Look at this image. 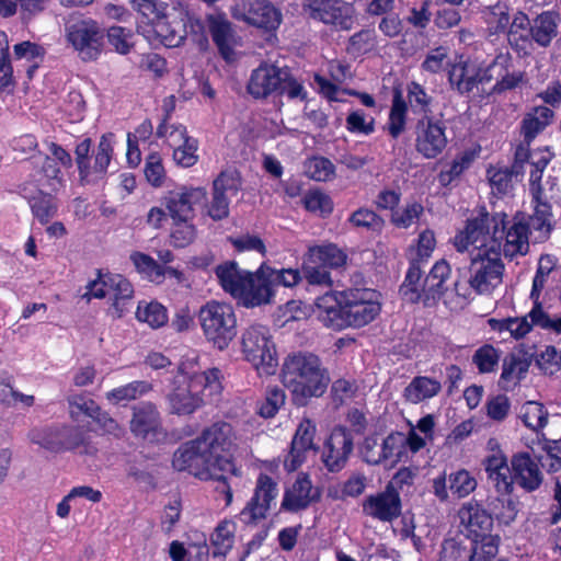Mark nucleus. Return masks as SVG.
Wrapping results in <instances>:
<instances>
[{"label": "nucleus", "instance_id": "1", "mask_svg": "<svg viewBox=\"0 0 561 561\" xmlns=\"http://www.w3.org/2000/svg\"><path fill=\"white\" fill-rule=\"evenodd\" d=\"M222 373L213 367L201 370L198 356H183L173 375L165 400L170 413L191 415L201 409L204 396H218L222 391Z\"/></svg>", "mask_w": 561, "mask_h": 561}, {"label": "nucleus", "instance_id": "2", "mask_svg": "<svg viewBox=\"0 0 561 561\" xmlns=\"http://www.w3.org/2000/svg\"><path fill=\"white\" fill-rule=\"evenodd\" d=\"M379 296L377 290L365 287L328 291L316 300L318 318L324 327L335 331L363 328L379 316Z\"/></svg>", "mask_w": 561, "mask_h": 561}, {"label": "nucleus", "instance_id": "3", "mask_svg": "<svg viewBox=\"0 0 561 561\" xmlns=\"http://www.w3.org/2000/svg\"><path fill=\"white\" fill-rule=\"evenodd\" d=\"M129 4L138 14L136 33L149 44L159 43L168 48H175L181 43L184 31L183 23L173 20L170 4L163 0H129Z\"/></svg>", "mask_w": 561, "mask_h": 561}, {"label": "nucleus", "instance_id": "4", "mask_svg": "<svg viewBox=\"0 0 561 561\" xmlns=\"http://www.w3.org/2000/svg\"><path fill=\"white\" fill-rule=\"evenodd\" d=\"M282 382L287 387L294 400L304 404L311 397H320L328 386L325 370L321 368L320 358L311 353L288 355L282 366Z\"/></svg>", "mask_w": 561, "mask_h": 561}, {"label": "nucleus", "instance_id": "5", "mask_svg": "<svg viewBox=\"0 0 561 561\" xmlns=\"http://www.w3.org/2000/svg\"><path fill=\"white\" fill-rule=\"evenodd\" d=\"M198 320L205 339L219 351L226 350L237 335V317L228 304L206 302L198 311Z\"/></svg>", "mask_w": 561, "mask_h": 561}, {"label": "nucleus", "instance_id": "6", "mask_svg": "<svg viewBox=\"0 0 561 561\" xmlns=\"http://www.w3.org/2000/svg\"><path fill=\"white\" fill-rule=\"evenodd\" d=\"M199 445L214 461L217 470L231 472L236 477L241 476V470L236 465L233 456V427L230 423L218 421L205 427L201 434L195 437Z\"/></svg>", "mask_w": 561, "mask_h": 561}, {"label": "nucleus", "instance_id": "7", "mask_svg": "<svg viewBox=\"0 0 561 561\" xmlns=\"http://www.w3.org/2000/svg\"><path fill=\"white\" fill-rule=\"evenodd\" d=\"M89 294L98 299L108 298L111 306L107 313L113 319L123 318L133 307V284L122 274L98 271V278L89 282Z\"/></svg>", "mask_w": 561, "mask_h": 561}, {"label": "nucleus", "instance_id": "8", "mask_svg": "<svg viewBox=\"0 0 561 561\" xmlns=\"http://www.w3.org/2000/svg\"><path fill=\"white\" fill-rule=\"evenodd\" d=\"M506 214L495 213L492 216V244L499 251L502 240L503 253L506 257L514 259L517 255H525L529 249V227L526 224V214L517 211L512 219L511 225L506 221Z\"/></svg>", "mask_w": 561, "mask_h": 561}, {"label": "nucleus", "instance_id": "9", "mask_svg": "<svg viewBox=\"0 0 561 561\" xmlns=\"http://www.w3.org/2000/svg\"><path fill=\"white\" fill-rule=\"evenodd\" d=\"M241 350L244 358L265 374H273L278 365L276 347L266 325H249L241 336Z\"/></svg>", "mask_w": 561, "mask_h": 561}, {"label": "nucleus", "instance_id": "10", "mask_svg": "<svg viewBox=\"0 0 561 561\" xmlns=\"http://www.w3.org/2000/svg\"><path fill=\"white\" fill-rule=\"evenodd\" d=\"M504 268L501 251L494 245L482 247L472 254L469 272L476 295H491L502 284Z\"/></svg>", "mask_w": 561, "mask_h": 561}, {"label": "nucleus", "instance_id": "11", "mask_svg": "<svg viewBox=\"0 0 561 561\" xmlns=\"http://www.w3.org/2000/svg\"><path fill=\"white\" fill-rule=\"evenodd\" d=\"M105 30L91 19L77 20L66 27V39L82 61H95L104 49Z\"/></svg>", "mask_w": 561, "mask_h": 561}, {"label": "nucleus", "instance_id": "12", "mask_svg": "<svg viewBox=\"0 0 561 561\" xmlns=\"http://www.w3.org/2000/svg\"><path fill=\"white\" fill-rule=\"evenodd\" d=\"M172 468L186 472L201 481H210L213 477H222L216 465L195 438L182 443L173 453Z\"/></svg>", "mask_w": 561, "mask_h": 561}, {"label": "nucleus", "instance_id": "13", "mask_svg": "<svg viewBox=\"0 0 561 561\" xmlns=\"http://www.w3.org/2000/svg\"><path fill=\"white\" fill-rule=\"evenodd\" d=\"M362 460L369 466L397 467L404 458L401 432L391 431L379 442L378 434L366 436L360 444Z\"/></svg>", "mask_w": 561, "mask_h": 561}, {"label": "nucleus", "instance_id": "14", "mask_svg": "<svg viewBox=\"0 0 561 561\" xmlns=\"http://www.w3.org/2000/svg\"><path fill=\"white\" fill-rule=\"evenodd\" d=\"M447 126L436 115L419 117L413 126L415 151L424 159H436L447 147Z\"/></svg>", "mask_w": 561, "mask_h": 561}, {"label": "nucleus", "instance_id": "15", "mask_svg": "<svg viewBox=\"0 0 561 561\" xmlns=\"http://www.w3.org/2000/svg\"><path fill=\"white\" fill-rule=\"evenodd\" d=\"M242 188L239 171L222 170L213 181L210 199L205 204V215L214 221H221L230 215V199Z\"/></svg>", "mask_w": 561, "mask_h": 561}, {"label": "nucleus", "instance_id": "16", "mask_svg": "<svg viewBox=\"0 0 561 561\" xmlns=\"http://www.w3.org/2000/svg\"><path fill=\"white\" fill-rule=\"evenodd\" d=\"M277 495V482L271 476L261 472L256 478L252 496L239 513L240 522L245 526H257L267 518Z\"/></svg>", "mask_w": 561, "mask_h": 561}, {"label": "nucleus", "instance_id": "17", "mask_svg": "<svg viewBox=\"0 0 561 561\" xmlns=\"http://www.w3.org/2000/svg\"><path fill=\"white\" fill-rule=\"evenodd\" d=\"M354 450V437L344 425H335L321 447L320 460L330 473L341 472L348 463Z\"/></svg>", "mask_w": 561, "mask_h": 561}, {"label": "nucleus", "instance_id": "18", "mask_svg": "<svg viewBox=\"0 0 561 561\" xmlns=\"http://www.w3.org/2000/svg\"><path fill=\"white\" fill-rule=\"evenodd\" d=\"M304 12L312 20L343 31L353 27L355 8L344 0H305Z\"/></svg>", "mask_w": 561, "mask_h": 561}, {"label": "nucleus", "instance_id": "19", "mask_svg": "<svg viewBox=\"0 0 561 561\" xmlns=\"http://www.w3.org/2000/svg\"><path fill=\"white\" fill-rule=\"evenodd\" d=\"M494 79L490 69L469 57L459 56L448 69V82L460 95H469L480 84H486Z\"/></svg>", "mask_w": 561, "mask_h": 561}, {"label": "nucleus", "instance_id": "20", "mask_svg": "<svg viewBox=\"0 0 561 561\" xmlns=\"http://www.w3.org/2000/svg\"><path fill=\"white\" fill-rule=\"evenodd\" d=\"M207 190L202 186L181 185L165 192L161 197V206L167 209L171 220L195 218V205L206 202Z\"/></svg>", "mask_w": 561, "mask_h": 561}, {"label": "nucleus", "instance_id": "21", "mask_svg": "<svg viewBox=\"0 0 561 561\" xmlns=\"http://www.w3.org/2000/svg\"><path fill=\"white\" fill-rule=\"evenodd\" d=\"M458 517L472 543L485 542L486 538H499L491 535L492 514L479 501L471 499L463 503L458 511Z\"/></svg>", "mask_w": 561, "mask_h": 561}, {"label": "nucleus", "instance_id": "22", "mask_svg": "<svg viewBox=\"0 0 561 561\" xmlns=\"http://www.w3.org/2000/svg\"><path fill=\"white\" fill-rule=\"evenodd\" d=\"M130 432L149 443H158L167 437L160 412L152 402H140L133 407Z\"/></svg>", "mask_w": 561, "mask_h": 561}, {"label": "nucleus", "instance_id": "23", "mask_svg": "<svg viewBox=\"0 0 561 561\" xmlns=\"http://www.w3.org/2000/svg\"><path fill=\"white\" fill-rule=\"evenodd\" d=\"M362 507L364 515L383 523H391L402 513L400 492L391 484H386L382 491L366 496Z\"/></svg>", "mask_w": 561, "mask_h": 561}, {"label": "nucleus", "instance_id": "24", "mask_svg": "<svg viewBox=\"0 0 561 561\" xmlns=\"http://www.w3.org/2000/svg\"><path fill=\"white\" fill-rule=\"evenodd\" d=\"M490 454L482 460L486 478L499 493L510 495L513 493L512 466L494 438L488 442Z\"/></svg>", "mask_w": 561, "mask_h": 561}, {"label": "nucleus", "instance_id": "25", "mask_svg": "<svg viewBox=\"0 0 561 561\" xmlns=\"http://www.w3.org/2000/svg\"><path fill=\"white\" fill-rule=\"evenodd\" d=\"M492 217L484 206L481 207L474 217L467 220L465 230L456 234L455 247L459 252H465L470 244L477 243H480L476 245L477 251L482 247L490 248L486 241H492Z\"/></svg>", "mask_w": 561, "mask_h": 561}, {"label": "nucleus", "instance_id": "26", "mask_svg": "<svg viewBox=\"0 0 561 561\" xmlns=\"http://www.w3.org/2000/svg\"><path fill=\"white\" fill-rule=\"evenodd\" d=\"M319 489L313 488L307 473H299L290 486L284 491L280 511L298 513L307 510L312 503L320 501Z\"/></svg>", "mask_w": 561, "mask_h": 561}, {"label": "nucleus", "instance_id": "27", "mask_svg": "<svg viewBox=\"0 0 561 561\" xmlns=\"http://www.w3.org/2000/svg\"><path fill=\"white\" fill-rule=\"evenodd\" d=\"M242 19L248 24L272 34L279 27L283 15L268 0H247L242 3Z\"/></svg>", "mask_w": 561, "mask_h": 561}, {"label": "nucleus", "instance_id": "28", "mask_svg": "<svg viewBox=\"0 0 561 561\" xmlns=\"http://www.w3.org/2000/svg\"><path fill=\"white\" fill-rule=\"evenodd\" d=\"M275 297L265 264L255 272H250L244 283L239 304L245 308H254L273 302Z\"/></svg>", "mask_w": 561, "mask_h": 561}, {"label": "nucleus", "instance_id": "29", "mask_svg": "<svg viewBox=\"0 0 561 561\" xmlns=\"http://www.w3.org/2000/svg\"><path fill=\"white\" fill-rule=\"evenodd\" d=\"M286 69L275 65L261 64L254 69L247 84V90L254 99H265L278 94Z\"/></svg>", "mask_w": 561, "mask_h": 561}, {"label": "nucleus", "instance_id": "30", "mask_svg": "<svg viewBox=\"0 0 561 561\" xmlns=\"http://www.w3.org/2000/svg\"><path fill=\"white\" fill-rule=\"evenodd\" d=\"M513 485L525 492L538 490L543 481L542 472L536 459L527 451L514 454L511 458Z\"/></svg>", "mask_w": 561, "mask_h": 561}, {"label": "nucleus", "instance_id": "31", "mask_svg": "<svg viewBox=\"0 0 561 561\" xmlns=\"http://www.w3.org/2000/svg\"><path fill=\"white\" fill-rule=\"evenodd\" d=\"M316 431V424L309 419L299 423L284 458V468L287 471H296L305 462L307 451L314 449Z\"/></svg>", "mask_w": 561, "mask_h": 561}, {"label": "nucleus", "instance_id": "32", "mask_svg": "<svg viewBox=\"0 0 561 561\" xmlns=\"http://www.w3.org/2000/svg\"><path fill=\"white\" fill-rule=\"evenodd\" d=\"M513 68V58L506 53H500L493 61L488 66L490 73L496 79L495 84L491 89L493 94H502L503 92L514 90L525 81V72L520 70H511Z\"/></svg>", "mask_w": 561, "mask_h": 561}, {"label": "nucleus", "instance_id": "33", "mask_svg": "<svg viewBox=\"0 0 561 561\" xmlns=\"http://www.w3.org/2000/svg\"><path fill=\"white\" fill-rule=\"evenodd\" d=\"M206 20L209 34L220 57L226 62L234 61L236 53L233 49V30L231 22L225 14H208Z\"/></svg>", "mask_w": 561, "mask_h": 561}, {"label": "nucleus", "instance_id": "34", "mask_svg": "<svg viewBox=\"0 0 561 561\" xmlns=\"http://www.w3.org/2000/svg\"><path fill=\"white\" fill-rule=\"evenodd\" d=\"M451 268L447 261L439 260L431 268L423 282L425 293L424 307L433 308L446 293L445 282L449 278Z\"/></svg>", "mask_w": 561, "mask_h": 561}, {"label": "nucleus", "instance_id": "35", "mask_svg": "<svg viewBox=\"0 0 561 561\" xmlns=\"http://www.w3.org/2000/svg\"><path fill=\"white\" fill-rule=\"evenodd\" d=\"M541 194L533 193L536 206L533 215L528 216L526 214V224L529 227V231L534 230L537 233L539 241H546L550 238L553 230V215L550 203L542 201Z\"/></svg>", "mask_w": 561, "mask_h": 561}, {"label": "nucleus", "instance_id": "36", "mask_svg": "<svg viewBox=\"0 0 561 561\" xmlns=\"http://www.w3.org/2000/svg\"><path fill=\"white\" fill-rule=\"evenodd\" d=\"M215 274L221 288L239 301L250 271L241 270L234 261H228L217 265Z\"/></svg>", "mask_w": 561, "mask_h": 561}, {"label": "nucleus", "instance_id": "37", "mask_svg": "<svg viewBox=\"0 0 561 561\" xmlns=\"http://www.w3.org/2000/svg\"><path fill=\"white\" fill-rule=\"evenodd\" d=\"M422 276L423 272L419 260H411L398 291L403 302L409 305L422 302L424 306L425 293L423 291V284L421 285Z\"/></svg>", "mask_w": 561, "mask_h": 561}, {"label": "nucleus", "instance_id": "38", "mask_svg": "<svg viewBox=\"0 0 561 561\" xmlns=\"http://www.w3.org/2000/svg\"><path fill=\"white\" fill-rule=\"evenodd\" d=\"M442 390L439 380L427 376H415L403 390L405 401L417 404L436 397Z\"/></svg>", "mask_w": 561, "mask_h": 561}, {"label": "nucleus", "instance_id": "39", "mask_svg": "<svg viewBox=\"0 0 561 561\" xmlns=\"http://www.w3.org/2000/svg\"><path fill=\"white\" fill-rule=\"evenodd\" d=\"M558 14L553 11H543L534 20L529 28L531 38L540 47H548L558 35Z\"/></svg>", "mask_w": 561, "mask_h": 561}, {"label": "nucleus", "instance_id": "40", "mask_svg": "<svg viewBox=\"0 0 561 561\" xmlns=\"http://www.w3.org/2000/svg\"><path fill=\"white\" fill-rule=\"evenodd\" d=\"M307 257L309 259V262L316 263L330 272L333 268L343 266L347 260V255L333 243L309 248Z\"/></svg>", "mask_w": 561, "mask_h": 561}, {"label": "nucleus", "instance_id": "41", "mask_svg": "<svg viewBox=\"0 0 561 561\" xmlns=\"http://www.w3.org/2000/svg\"><path fill=\"white\" fill-rule=\"evenodd\" d=\"M130 261L136 271L141 274L144 278L157 284L162 283L165 273H170L172 275H176L179 273L175 268L163 267L152 256L139 251H135L130 254Z\"/></svg>", "mask_w": 561, "mask_h": 561}, {"label": "nucleus", "instance_id": "42", "mask_svg": "<svg viewBox=\"0 0 561 561\" xmlns=\"http://www.w3.org/2000/svg\"><path fill=\"white\" fill-rule=\"evenodd\" d=\"M477 151L466 149L458 152L453 161L446 164L438 173L437 180L443 187L449 186L455 180L468 170L477 158Z\"/></svg>", "mask_w": 561, "mask_h": 561}, {"label": "nucleus", "instance_id": "43", "mask_svg": "<svg viewBox=\"0 0 561 561\" xmlns=\"http://www.w3.org/2000/svg\"><path fill=\"white\" fill-rule=\"evenodd\" d=\"M408 103L401 90L394 89L387 122V130L392 139H398L407 128Z\"/></svg>", "mask_w": 561, "mask_h": 561}, {"label": "nucleus", "instance_id": "44", "mask_svg": "<svg viewBox=\"0 0 561 561\" xmlns=\"http://www.w3.org/2000/svg\"><path fill=\"white\" fill-rule=\"evenodd\" d=\"M173 20H179L183 23L184 36L178 47L184 44L188 34L201 47H206L208 45L205 24L201 18L191 13L187 9L180 8L178 10V14L173 16Z\"/></svg>", "mask_w": 561, "mask_h": 561}, {"label": "nucleus", "instance_id": "45", "mask_svg": "<svg viewBox=\"0 0 561 561\" xmlns=\"http://www.w3.org/2000/svg\"><path fill=\"white\" fill-rule=\"evenodd\" d=\"M286 402V393L277 385L267 386L260 400L256 401L255 412L263 419L274 417Z\"/></svg>", "mask_w": 561, "mask_h": 561}, {"label": "nucleus", "instance_id": "46", "mask_svg": "<svg viewBox=\"0 0 561 561\" xmlns=\"http://www.w3.org/2000/svg\"><path fill=\"white\" fill-rule=\"evenodd\" d=\"M489 507V513L492 514L493 520H497L499 525H511L518 514V501L511 497V494L494 497L490 501Z\"/></svg>", "mask_w": 561, "mask_h": 561}, {"label": "nucleus", "instance_id": "47", "mask_svg": "<svg viewBox=\"0 0 561 561\" xmlns=\"http://www.w3.org/2000/svg\"><path fill=\"white\" fill-rule=\"evenodd\" d=\"M553 157L554 153L550 151L549 147H542L533 150V156L529 163L531 167L529 174V185L533 193H542V174Z\"/></svg>", "mask_w": 561, "mask_h": 561}, {"label": "nucleus", "instance_id": "48", "mask_svg": "<svg viewBox=\"0 0 561 561\" xmlns=\"http://www.w3.org/2000/svg\"><path fill=\"white\" fill-rule=\"evenodd\" d=\"M530 363V358L522 357L513 352L508 353L503 359L502 373L500 377L501 381H515V383L519 382L528 373Z\"/></svg>", "mask_w": 561, "mask_h": 561}, {"label": "nucleus", "instance_id": "49", "mask_svg": "<svg viewBox=\"0 0 561 561\" xmlns=\"http://www.w3.org/2000/svg\"><path fill=\"white\" fill-rule=\"evenodd\" d=\"M405 101L408 108L410 107L413 114L421 116L434 115L431 110L433 98L419 82L411 81L407 84Z\"/></svg>", "mask_w": 561, "mask_h": 561}, {"label": "nucleus", "instance_id": "50", "mask_svg": "<svg viewBox=\"0 0 561 561\" xmlns=\"http://www.w3.org/2000/svg\"><path fill=\"white\" fill-rule=\"evenodd\" d=\"M210 542L214 557H226L234 543V525L228 520L220 522L210 536Z\"/></svg>", "mask_w": 561, "mask_h": 561}, {"label": "nucleus", "instance_id": "51", "mask_svg": "<svg viewBox=\"0 0 561 561\" xmlns=\"http://www.w3.org/2000/svg\"><path fill=\"white\" fill-rule=\"evenodd\" d=\"M152 386L145 380H134L126 385L112 389L106 393V399L113 403L118 404L124 401L136 400L137 398L151 391Z\"/></svg>", "mask_w": 561, "mask_h": 561}, {"label": "nucleus", "instance_id": "52", "mask_svg": "<svg viewBox=\"0 0 561 561\" xmlns=\"http://www.w3.org/2000/svg\"><path fill=\"white\" fill-rule=\"evenodd\" d=\"M195 218L171 220L170 242L174 248L183 249L196 238Z\"/></svg>", "mask_w": 561, "mask_h": 561}, {"label": "nucleus", "instance_id": "53", "mask_svg": "<svg viewBox=\"0 0 561 561\" xmlns=\"http://www.w3.org/2000/svg\"><path fill=\"white\" fill-rule=\"evenodd\" d=\"M67 402L70 419L75 422H80L83 417L93 419L100 408V405L85 393L68 396Z\"/></svg>", "mask_w": 561, "mask_h": 561}, {"label": "nucleus", "instance_id": "54", "mask_svg": "<svg viewBox=\"0 0 561 561\" xmlns=\"http://www.w3.org/2000/svg\"><path fill=\"white\" fill-rule=\"evenodd\" d=\"M549 413L545 405L537 401H527L520 410V419L524 425L538 433L548 423Z\"/></svg>", "mask_w": 561, "mask_h": 561}, {"label": "nucleus", "instance_id": "55", "mask_svg": "<svg viewBox=\"0 0 561 561\" xmlns=\"http://www.w3.org/2000/svg\"><path fill=\"white\" fill-rule=\"evenodd\" d=\"M366 488V479L362 474H353L342 484L328 489V496L334 501H344L347 497L362 495Z\"/></svg>", "mask_w": 561, "mask_h": 561}, {"label": "nucleus", "instance_id": "56", "mask_svg": "<svg viewBox=\"0 0 561 561\" xmlns=\"http://www.w3.org/2000/svg\"><path fill=\"white\" fill-rule=\"evenodd\" d=\"M265 267L267 270L274 294L276 293L277 287L294 289L304 282V276L299 268H276L266 265Z\"/></svg>", "mask_w": 561, "mask_h": 561}, {"label": "nucleus", "instance_id": "57", "mask_svg": "<svg viewBox=\"0 0 561 561\" xmlns=\"http://www.w3.org/2000/svg\"><path fill=\"white\" fill-rule=\"evenodd\" d=\"M30 438L32 443L39 445L49 451H62L61 426L33 428L30 433Z\"/></svg>", "mask_w": 561, "mask_h": 561}, {"label": "nucleus", "instance_id": "58", "mask_svg": "<svg viewBox=\"0 0 561 561\" xmlns=\"http://www.w3.org/2000/svg\"><path fill=\"white\" fill-rule=\"evenodd\" d=\"M30 207L33 216L37 218L42 225L47 224L57 213L55 198L50 194L42 191L30 199Z\"/></svg>", "mask_w": 561, "mask_h": 561}, {"label": "nucleus", "instance_id": "59", "mask_svg": "<svg viewBox=\"0 0 561 561\" xmlns=\"http://www.w3.org/2000/svg\"><path fill=\"white\" fill-rule=\"evenodd\" d=\"M301 202L308 211L318 214L322 218L330 216L334 208L332 198L320 190L308 191Z\"/></svg>", "mask_w": 561, "mask_h": 561}, {"label": "nucleus", "instance_id": "60", "mask_svg": "<svg viewBox=\"0 0 561 561\" xmlns=\"http://www.w3.org/2000/svg\"><path fill=\"white\" fill-rule=\"evenodd\" d=\"M105 37L114 51L119 55H127L134 48V43L131 42L134 33L129 28L112 25L105 31Z\"/></svg>", "mask_w": 561, "mask_h": 561}, {"label": "nucleus", "instance_id": "61", "mask_svg": "<svg viewBox=\"0 0 561 561\" xmlns=\"http://www.w3.org/2000/svg\"><path fill=\"white\" fill-rule=\"evenodd\" d=\"M535 364L543 375L552 376L561 370V351L553 345H546L535 354Z\"/></svg>", "mask_w": 561, "mask_h": 561}, {"label": "nucleus", "instance_id": "62", "mask_svg": "<svg viewBox=\"0 0 561 561\" xmlns=\"http://www.w3.org/2000/svg\"><path fill=\"white\" fill-rule=\"evenodd\" d=\"M500 362V351L492 344H483L476 350L472 356V363L477 366L480 374H490L495 371Z\"/></svg>", "mask_w": 561, "mask_h": 561}, {"label": "nucleus", "instance_id": "63", "mask_svg": "<svg viewBox=\"0 0 561 561\" xmlns=\"http://www.w3.org/2000/svg\"><path fill=\"white\" fill-rule=\"evenodd\" d=\"M448 482L450 492L458 499L468 496L476 490L478 484L476 478L466 469L451 472Z\"/></svg>", "mask_w": 561, "mask_h": 561}, {"label": "nucleus", "instance_id": "64", "mask_svg": "<svg viewBox=\"0 0 561 561\" xmlns=\"http://www.w3.org/2000/svg\"><path fill=\"white\" fill-rule=\"evenodd\" d=\"M423 213V205L419 202H412L391 213L390 220L397 228L408 229L421 218Z\"/></svg>", "mask_w": 561, "mask_h": 561}]
</instances>
